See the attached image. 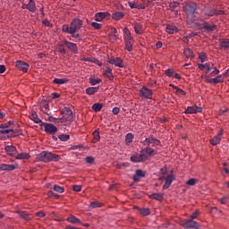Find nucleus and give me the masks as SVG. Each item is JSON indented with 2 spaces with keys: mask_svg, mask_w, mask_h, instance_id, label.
I'll return each instance as SVG.
<instances>
[{
  "mask_svg": "<svg viewBox=\"0 0 229 229\" xmlns=\"http://www.w3.org/2000/svg\"><path fill=\"white\" fill-rule=\"evenodd\" d=\"M157 155V150L151 148L150 147H146L140 149V153H134L131 156L130 160L134 164H140V162H146L149 160L151 157Z\"/></svg>",
  "mask_w": 229,
  "mask_h": 229,
  "instance_id": "nucleus-1",
  "label": "nucleus"
},
{
  "mask_svg": "<svg viewBox=\"0 0 229 229\" xmlns=\"http://www.w3.org/2000/svg\"><path fill=\"white\" fill-rule=\"evenodd\" d=\"M186 13V21L188 24H194L196 22V13L198 10V4L191 2L183 7Z\"/></svg>",
  "mask_w": 229,
  "mask_h": 229,
  "instance_id": "nucleus-2",
  "label": "nucleus"
},
{
  "mask_svg": "<svg viewBox=\"0 0 229 229\" xmlns=\"http://www.w3.org/2000/svg\"><path fill=\"white\" fill-rule=\"evenodd\" d=\"M36 160L37 162H44L45 164H47L49 162H58V160H61V157L57 154H53V152L45 150L36 155Z\"/></svg>",
  "mask_w": 229,
  "mask_h": 229,
  "instance_id": "nucleus-3",
  "label": "nucleus"
},
{
  "mask_svg": "<svg viewBox=\"0 0 229 229\" xmlns=\"http://www.w3.org/2000/svg\"><path fill=\"white\" fill-rule=\"evenodd\" d=\"M83 26V21L80 19H74L72 21L71 24H64L62 27V31L64 33H69L70 35H74V33L80 31Z\"/></svg>",
  "mask_w": 229,
  "mask_h": 229,
  "instance_id": "nucleus-4",
  "label": "nucleus"
},
{
  "mask_svg": "<svg viewBox=\"0 0 229 229\" xmlns=\"http://www.w3.org/2000/svg\"><path fill=\"white\" fill-rule=\"evenodd\" d=\"M63 117L58 120V123H72V111L69 107H64L62 110Z\"/></svg>",
  "mask_w": 229,
  "mask_h": 229,
  "instance_id": "nucleus-5",
  "label": "nucleus"
},
{
  "mask_svg": "<svg viewBox=\"0 0 229 229\" xmlns=\"http://www.w3.org/2000/svg\"><path fill=\"white\" fill-rule=\"evenodd\" d=\"M42 127L44 128V131L48 133V135H55L58 131V128L53 123H43Z\"/></svg>",
  "mask_w": 229,
  "mask_h": 229,
  "instance_id": "nucleus-6",
  "label": "nucleus"
},
{
  "mask_svg": "<svg viewBox=\"0 0 229 229\" xmlns=\"http://www.w3.org/2000/svg\"><path fill=\"white\" fill-rule=\"evenodd\" d=\"M150 144H152V148H157V146H162V142L159 141V140H157L153 136L146 138L145 140L143 141L144 146L149 147Z\"/></svg>",
  "mask_w": 229,
  "mask_h": 229,
  "instance_id": "nucleus-7",
  "label": "nucleus"
},
{
  "mask_svg": "<svg viewBox=\"0 0 229 229\" xmlns=\"http://www.w3.org/2000/svg\"><path fill=\"white\" fill-rule=\"evenodd\" d=\"M140 96L142 99H153V90L142 87V89H140Z\"/></svg>",
  "mask_w": 229,
  "mask_h": 229,
  "instance_id": "nucleus-8",
  "label": "nucleus"
},
{
  "mask_svg": "<svg viewBox=\"0 0 229 229\" xmlns=\"http://www.w3.org/2000/svg\"><path fill=\"white\" fill-rule=\"evenodd\" d=\"M109 64L115 65V67H124V61L121 57H111L109 59Z\"/></svg>",
  "mask_w": 229,
  "mask_h": 229,
  "instance_id": "nucleus-9",
  "label": "nucleus"
},
{
  "mask_svg": "<svg viewBox=\"0 0 229 229\" xmlns=\"http://www.w3.org/2000/svg\"><path fill=\"white\" fill-rule=\"evenodd\" d=\"M4 151H5V153H7V155L9 157H13V158H15V156H17L18 153H19L17 148L14 146H13V145L5 146Z\"/></svg>",
  "mask_w": 229,
  "mask_h": 229,
  "instance_id": "nucleus-10",
  "label": "nucleus"
},
{
  "mask_svg": "<svg viewBox=\"0 0 229 229\" xmlns=\"http://www.w3.org/2000/svg\"><path fill=\"white\" fill-rule=\"evenodd\" d=\"M175 177L174 174H169L165 178V184L163 185V191H167L171 187L173 182H174Z\"/></svg>",
  "mask_w": 229,
  "mask_h": 229,
  "instance_id": "nucleus-11",
  "label": "nucleus"
},
{
  "mask_svg": "<svg viewBox=\"0 0 229 229\" xmlns=\"http://www.w3.org/2000/svg\"><path fill=\"white\" fill-rule=\"evenodd\" d=\"M221 139H223V130H220L219 132L210 140V144L212 146H217V144L221 143Z\"/></svg>",
  "mask_w": 229,
  "mask_h": 229,
  "instance_id": "nucleus-12",
  "label": "nucleus"
},
{
  "mask_svg": "<svg viewBox=\"0 0 229 229\" xmlns=\"http://www.w3.org/2000/svg\"><path fill=\"white\" fill-rule=\"evenodd\" d=\"M183 228H199V223L193 221L192 219H189L182 224Z\"/></svg>",
  "mask_w": 229,
  "mask_h": 229,
  "instance_id": "nucleus-13",
  "label": "nucleus"
},
{
  "mask_svg": "<svg viewBox=\"0 0 229 229\" xmlns=\"http://www.w3.org/2000/svg\"><path fill=\"white\" fill-rule=\"evenodd\" d=\"M201 112H203V108L198 106H191L187 107L184 114H200Z\"/></svg>",
  "mask_w": 229,
  "mask_h": 229,
  "instance_id": "nucleus-14",
  "label": "nucleus"
},
{
  "mask_svg": "<svg viewBox=\"0 0 229 229\" xmlns=\"http://www.w3.org/2000/svg\"><path fill=\"white\" fill-rule=\"evenodd\" d=\"M16 67L22 71V72H28V70L30 69V64L24 61H17L16 62Z\"/></svg>",
  "mask_w": 229,
  "mask_h": 229,
  "instance_id": "nucleus-15",
  "label": "nucleus"
},
{
  "mask_svg": "<svg viewBox=\"0 0 229 229\" xmlns=\"http://www.w3.org/2000/svg\"><path fill=\"white\" fill-rule=\"evenodd\" d=\"M107 17H110V13L104 12V13H97L95 14V21L97 22H102L104 19H106Z\"/></svg>",
  "mask_w": 229,
  "mask_h": 229,
  "instance_id": "nucleus-16",
  "label": "nucleus"
},
{
  "mask_svg": "<svg viewBox=\"0 0 229 229\" xmlns=\"http://www.w3.org/2000/svg\"><path fill=\"white\" fill-rule=\"evenodd\" d=\"M64 46L67 47L68 49L72 51V53H73L74 55L78 53V46L75 43L65 40Z\"/></svg>",
  "mask_w": 229,
  "mask_h": 229,
  "instance_id": "nucleus-17",
  "label": "nucleus"
},
{
  "mask_svg": "<svg viewBox=\"0 0 229 229\" xmlns=\"http://www.w3.org/2000/svg\"><path fill=\"white\" fill-rule=\"evenodd\" d=\"M19 165H7V164H1L0 165V171H15Z\"/></svg>",
  "mask_w": 229,
  "mask_h": 229,
  "instance_id": "nucleus-18",
  "label": "nucleus"
},
{
  "mask_svg": "<svg viewBox=\"0 0 229 229\" xmlns=\"http://www.w3.org/2000/svg\"><path fill=\"white\" fill-rule=\"evenodd\" d=\"M130 8H136L137 10H145L146 5L139 4V2H128Z\"/></svg>",
  "mask_w": 229,
  "mask_h": 229,
  "instance_id": "nucleus-19",
  "label": "nucleus"
},
{
  "mask_svg": "<svg viewBox=\"0 0 229 229\" xmlns=\"http://www.w3.org/2000/svg\"><path fill=\"white\" fill-rule=\"evenodd\" d=\"M203 30H206V31H216L217 30V25H208V22L204 21L202 23Z\"/></svg>",
  "mask_w": 229,
  "mask_h": 229,
  "instance_id": "nucleus-20",
  "label": "nucleus"
},
{
  "mask_svg": "<svg viewBox=\"0 0 229 229\" xmlns=\"http://www.w3.org/2000/svg\"><path fill=\"white\" fill-rule=\"evenodd\" d=\"M223 81H225L223 75H218L214 79L208 80V83H214L215 85H217V83H223Z\"/></svg>",
  "mask_w": 229,
  "mask_h": 229,
  "instance_id": "nucleus-21",
  "label": "nucleus"
},
{
  "mask_svg": "<svg viewBox=\"0 0 229 229\" xmlns=\"http://www.w3.org/2000/svg\"><path fill=\"white\" fill-rule=\"evenodd\" d=\"M30 157L31 156H30L29 153L22 152L21 154L16 155L14 158L16 160H30Z\"/></svg>",
  "mask_w": 229,
  "mask_h": 229,
  "instance_id": "nucleus-22",
  "label": "nucleus"
},
{
  "mask_svg": "<svg viewBox=\"0 0 229 229\" xmlns=\"http://www.w3.org/2000/svg\"><path fill=\"white\" fill-rule=\"evenodd\" d=\"M27 6H28L29 12H31V13H35L37 12V5L35 4L34 0H29Z\"/></svg>",
  "mask_w": 229,
  "mask_h": 229,
  "instance_id": "nucleus-23",
  "label": "nucleus"
},
{
  "mask_svg": "<svg viewBox=\"0 0 229 229\" xmlns=\"http://www.w3.org/2000/svg\"><path fill=\"white\" fill-rule=\"evenodd\" d=\"M19 216L25 221H31L33 219V215L28 214L26 211L19 212Z\"/></svg>",
  "mask_w": 229,
  "mask_h": 229,
  "instance_id": "nucleus-24",
  "label": "nucleus"
},
{
  "mask_svg": "<svg viewBox=\"0 0 229 229\" xmlns=\"http://www.w3.org/2000/svg\"><path fill=\"white\" fill-rule=\"evenodd\" d=\"M164 193H152L149 195L150 199H156L157 201H162L164 199Z\"/></svg>",
  "mask_w": 229,
  "mask_h": 229,
  "instance_id": "nucleus-25",
  "label": "nucleus"
},
{
  "mask_svg": "<svg viewBox=\"0 0 229 229\" xmlns=\"http://www.w3.org/2000/svg\"><path fill=\"white\" fill-rule=\"evenodd\" d=\"M92 135H93V140H92L93 144H96V142H99V140H101V136L99 135V129L95 130Z\"/></svg>",
  "mask_w": 229,
  "mask_h": 229,
  "instance_id": "nucleus-26",
  "label": "nucleus"
},
{
  "mask_svg": "<svg viewBox=\"0 0 229 229\" xmlns=\"http://www.w3.org/2000/svg\"><path fill=\"white\" fill-rule=\"evenodd\" d=\"M220 40V49H225V51H226V49H229V40L228 38L225 39H219Z\"/></svg>",
  "mask_w": 229,
  "mask_h": 229,
  "instance_id": "nucleus-27",
  "label": "nucleus"
},
{
  "mask_svg": "<svg viewBox=\"0 0 229 229\" xmlns=\"http://www.w3.org/2000/svg\"><path fill=\"white\" fill-rule=\"evenodd\" d=\"M165 31L166 33L173 35L178 31V28H176L174 25H166Z\"/></svg>",
  "mask_w": 229,
  "mask_h": 229,
  "instance_id": "nucleus-28",
  "label": "nucleus"
},
{
  "mask_svg": "<svg viewBox=\"0 0 229 229\" xmlns=\"http://www.w3.org/2000/svg\"><path fill=\"white\" fill-rule=\"evenodd\" d=\"M123 17H124V13L123 12H115L112 14V19H114V21H121Z\"/></svg>",
  "mask_w": 229,
  "mask_h": 229,
  "instance_id": "nucleus-29",
  "label": "nucleus"
},
{
  "mask_svg": "<svg viewBox=\"0 0 229 229\" xmlns=\"http://www.w3.org/2000/svg\"><path fill=\"white\" fill-rule=\"evenodd\" d=\"M30 119H31V121H34L36 124H39V123H42V120L38 118V114H37V112H32V114L30 115Z\"/></svg>",
  "mask_w": 229,
  "mask_h": 229,
  "instance_id": "nucleus-30",
  "label": "nucleus"
},
{
  "mask_svg": "<svg viewBox=\"0 0 229 229\" xmlns=\"http://www.w3.org/2000/svg\"><path fill=\"white\" fill-rule=\"evenodd\" d=\"M123 32H124L125 41L133 40V37H131V32H130V30H128V28L125 27L123 29Z\"/></svg>",
  "mask_w": 229,
  "mask_h": 229,
  "instance_id": "nucleus-31",
  "label": "nucleus"
},
{
  "mask_svg": "<svg viewBox=\"0 0 229 229\" xmlns=\"http://www.w3.org/2000/svg\"><path fill=\"white\" fill-rule=\"evenodd\" d=\"M183 55L186 58H194V52L191 48H184Z\"/></svg>",
  "mask_w": 229,
  "mask_h": 229,
  "instance_id": "nucleus-32",
  "label": "nucleus"
},
{
  "mask_svg": "<svg viewBox=\"0 0 229 229\" xmlns=\"http://www.w3.org/2000/svg\"><path fill=\"white\" fill-rule=\"evenodd\" d=\"M98 90H99L98 87L88 88V89H86V94H88V96H94V94H96V92H98Z\"/></svg>",
  "mask_w": 229,
  "mask_h": 229,
  "instance_id": "nucleus-33",
  "label": "nucleus"
},
{
  "mask_svg": "<svg viewBox=\"0 0 229 229\" xmlns=\"http://www.w3.org/2000/svg\"><path fill=\"white\" fill-rule=\"evenodd\" d=\"M134 31L138 35H142L144 33V30L142 29V25L140 23L134 24Z\"/></svg>",
  "mask_w": 229,
  "mask_h": 229,
  "instance_id": "nucleus-34",
  "label": "nucleus"
},
{
  "mask_svg": "<svg viewBox=\"0 0 229 229\" xmlns=\"http://www.w3.org/2000/svg\"><path fill=\"white\" fill-rule=\"evenodd\" d=\"M66 221H68V223H72V225H80V223H81V221L74 216H69Z\"/></svg>",
  "mask_w": 229,
  "mask_h": 229,
  "instance_id": "nucleus-35",
  "label": "nucleus"
},
{
  "mask_svg": "<svg viewBox=\"0 0 229 229\" xmlns=\"http://www.w3.org/2000/svg\"><path fill=\"white\" fill-rule=\"evenodd\" d=\"M133 142V134L132 133H127L125 136V144L126 146H130Z\"/></svg>",
  "mask_w": 229,
  "mask_h": 229,
  "instance_id": "nucleus-36",
  "label": "nucleus"
},
{
  "mask_svg": "<svg viewBox=\"0 0 229 229\" xmlns=\"http://www.w3.org/2000/svg\"><path fill=\"white\" fill-rule=\"evenodd\" d=\"M41 106L43 108H45V114H47V115H51V113H49V103H47V101L44 100L42 103H41Z\"/></svg>",
  "mask_w": 229,
  "mask_h": 229,
  "instance_id": "nucleus-37",
  "label": "nucleus"
},
{
  "mask_svg": "<svg viewBox=\"0 0 229 229\" xmlns=\"http://www.w3.org/2000/svg\"><path fill=\"white\" fill-rule=\"evenodd\" d=\"M114 167H116V169H124L126 167H130V163H116Z\"/></svg>",
  "mask_w": 229,
  "mask_h": 229,
  "instance_id": "nucleus-38",
  "label": "nucleus"
},
{
  "mask_svg": "<svg viewBox=\"0 0 229 229\" xmlns=\"http://www.w3.org/2000/svg\"><path fill=\"white\" fill-rule=\"evenodd\" d=\"M105 76H106V78H108V80H110V81H112V80H114V74L112 73V69L111 68H106V72H105Z\"/></svg>",
  "mask_w": 229,
  "mask_h": 229,
  "instance_id": "nucleus-39",
  "label": "nucleus"
},
{
  "mask_svg": "<svg viewBox=\"0 0 229 229\" xmlns=\"http://www.w3.org/2000/svg\"><path fill=\"white\" fill-rule=\"evenodd\" d=\"M199 69H200L201 71H203V69H206L208 72H210L212 71V68L210 67V64H208V63L205 64H199Z\"/></svg>",
  "mask_w": 229,
  "mask_h": 229,
  "instance_id": "nucleus-40",
  "label": "nucleus"
},
{
  "mask_svg": "<svg viewBox=\"0 0 229 229\" xmlns=\"http://www.w3.org/2000/svg\"><path fill=\"white\" fill-rule=\"evenodd\" d=\"M67 81H69L67 79H54V83H55V85H64Z\"/></svg>",
  "mask_w": 229,
  "mask_h": 229,
  "instance_id": "nucleus-41",
  "label": "nucleus"
},
{
  "mask_svg": "<svg viewBox=\"0 0 229 229\" xmlns=\"http://www.w3.org/2000/svg\"><path fill=\"white\" fill-rule=\"evenodd\" d=\"M101 108H103V104L95 103L92 106V110H94V112H101Z\"/></svg>",
  "mask_w": 229,
  "mask_h": 229,
  "instance_id": "nucleus-42",
  "label": "nucleus"
},
{
  "mask_svg": "<svg viewBox=\"0 0 229 229\" xmlns=\"http://www.w3.org/2000/svg\"><path fill=\"white\" fill-rule=\"evenodd\" d=\"M19 135H22V131L19 130L12 129V131L9 133V137H19Z\"/></svg>",
  "mask_w": 229,
  "mask_h": 229,
  "instance_id": "nucleus-43",
  "label": "nucleus"
},
{
  "mask_svg": "<svg viewBox=\"0 0 229 229\" xmlns=\"http://www.w3.org/2000/svg\"><path fill=\"white\" fill-rule=\"evenodd\" d=\"M58 139L62 140V142H67L69 139H71V135L69 134H60L58 136Z\"/></svg>",
  "mask_w": 229,
  "mask_h": 229,
  "instance_id": "nucleus-44",
  "label": "nucleus"
},
{
  "mask_svg": "<svg viewBox=\"0 0 229 229\" xmlns=\"http://www.w3.org/2000/svg\"><path fill=\"white\" fill-rule=\"evenodd\" d=\"M139 212L140 214H141V216H149L150 214L149 208H139Z\"/></svg>",
  "mask_w": 229,
  "mask_h": 229,
  "instance_id": "nucleus-45",
  "label": "nucleus"
},
{
  "mask_svg": "<svg viewBox=\"0 0 229 229\" xmlns=\"http://www.w3.org/2000/svg\"><path fill=\"white\" fill-rule=\"evenodd\" d=\"M89 83L92 86L99 85V83H101V79L89 78Z\"/></svg>",
  "mask_w": 229,
  "mask_h": 229,
  "instance_id": "nucleus-46",
  "label": "nucleus"
},
{
  "mask_svg": "<svg viewBox=\"0 0 229 229\" xmlns=\"http://www.w3.org/2000/svg\"><path fill=\"white\" fill-rule=\"evenodd\" d=\"M11 131H12V129H6L0 125V133H3L4 135H10Z\"/></svg>",
  "mask_w": 229,
  "mask_h": 229,
  "instance_id": "nucleus-47",
  "label": "nucleus"
},
{
  "mask_svg": "<svg viewBox=\"0 0 229 229\" xmlns=\"http://www.w3.org/2000/svg\"><path fill=\"white\" fill-rule=\"evenodd\" d=\"M125 49H127V51H132L133 45L131 44V40L125 41Z\"/></svg>",
  "mask_w": 229,
  "mask_h": 229,
  "instance_id": "nucleus-48",
  "label": "nucleus"
},
{
  "mask_svg": "<svg viewBox=\"0 0 229 229\" xmlns=\"http://www.w3.org/2000/svg\"><path fill=\"white\" fill-rule=\"evenodd\" d=\"M179 6H180V2H172L169 4L170 10H176V8Z\"/></svg>",
  "mask_w": 229,
  "mask_h": 229,
  "instance_id": "nucleus-49",
  "label": "nucleus"
},
{
  "mask_svg": "<svg viewBox=\"0 0 229 229\" xmlns=\"http://www.w3.org/2000/svg\"><path fill=\"white\" fill-rule=\"evenodd\" d=\"M54 191L55 192H59V194H63V192L64 191V187H61L59 185H55L54 186Z\"/></svg>",
  "mask_w": 229,
  "mask_h": 229,
  "instance_id": "nucleus-50",
  "label": "nucleus"
},
{
  "mask_svg": "<svg viewBox=\"0 0 229 229\" xmlns=\"http://www.w3.org/2000/svg\"><path fill=\"white\" fill-rule=\"evenodd\" d=\"M165 74L168 76V78H171L174 75V69H167L165 72Z\"/></svg>",
  "mask_w": 229,
  "mask_h": 229,
  "instance_id": "nucleus-51",
  "label": "nucleus"
},
{
  "mask_svg": "<svg viewBox=\"0 0 229 229\" xmlns=\"http://www.w3.org/2000/svg\"><path fill=\"white\" fill-rule=\"evenodd\" d=\"M186 185H190V187H194L196 185V179L191 178L186 182Z\"/></svg>",
  "mask_w": 229,
  "mask_h": 229,
  "instance_id": "nucleus-52",
  "label": "nucleus"
},
{
  "mask_svg": "<svg viewBox=\"0 0 229 229\" xmlns=\"http://www.w3.org/2000/svg\"><path fill=\"white\" fill-rule=\"evenodd\" d=\"M199 216V210H196L195 212H193V213L190 216V217H191V220L194 221V219H197Z\"/></svg>",
  "mask_w": 229,
  "mask_h": 229,
  "instance_id": "nucleus-53",
  "label": "nucleus"
},
{
  "mask_svg": "<svg viewBox=\"0 0 229 229\" xmlns=\"http://www.w3.org/2000/svg\"><path fill=\"white\" fill-rule=\"evenodd\" d=\"M90 208H99V207H101V204L98 201H93L90 204Z\"/></svg>",
  "mask_w": 229,
  "mask_h": 229,
  "instance_id": "nucleus-54",
  "label": "nucleus"
},
{
  "mask_svg": "<svg viewBox=\"0 0 229 229\" xmlns=\"http://www.w3.org/2000/svg\"><path fill=\"white\" fill-rule=\"evenodd\" d=\"M140 178H144L146 176V172L142 170H136V174Z\"/></svg>",
  "mask_w": 229,
  "mask_h": 229,
  "instance_id": "nucleus-55",
  "label": "nucleus"
},
{
  "mask_svg": "<svg viewBox=\"0 0 229 229\" xmlns=\"http://www.w3.org/2000/svg\"><path fill=\"white\" fill-rule=\"evenodd\" d=\"M211 75L212 76H216L217 74H219V70L216 67V66H213L211 67Z\"/></svg>",
  "mask_w": 229,
  "mask_h": 229,
  "instance_id": "nucleus-56",
  "label": "nucleus"
},
{
  "mask_svg": "<svg viewBox=\"0 0 229 229\" xmlns=\"http://www.w3.org/2000/svg\"><path fill=\"white\" fill-rule=\"evenodd\" d=\"M48 115H49L48 116V121L50 123H62V122H58V121H60V119L55 118L54 116H51V114H48Z\"/></svg>",
  "mask_w": 229,
  "mask_h": 229,
  "instance_id": "nucleus-57",
  "label": "nucleus"
},
{
  "mask_svg": "<svg viewBox=\"0 0 229 229\" xmlns=\"http://www.w3.org/2000/svg\"><path fill=\"white\" fill-rule=\"evenodd\" d=\"M58 51L62 55H65L67 53V50H65V47H64V45H59Z\"/></svg>",
  "mask_w": 229,
  "mask_h": 229,
  "instance_id": "nucleus-58",
  "label": "nucleus"
},
{
  "mask_svg": "<svg viewBox=\"0 0 229 229\" xmlns=\"http://www.w3.org/2000/svg\"><path fill=\"white\" fill-rule=\"evenodd\" d=\"M204 15H206V17H214V15H216V10H211L208 13H205Z\"/></svg>",
  "mask_w": 229,
  "mask_h": 229,
  "instance_id": "nucleus-59",
  "label": "nucleus"
},
{
  "mask_svg": "<svg viewBox=\"0 0 229 229\" xmlns=\"http://www.w3.org/2000/svg\"><path fill=\"white\" fill-rule=\"evenodd\" d=\"M175 94L179 95L182 94V96H187V92L183 91V89L177 88L175 90Z\"/></svg>",
  "mask_w": 229,
  "mask_h": 229,
  "instance_id": "nucleus-60",
  "label": "nucleus"
},
{
  "mask_svg": "<svg viewBox=\"0 0 229 229\" xmlns=\"http://www.w3.org/2000/svg\"><path fill=\"white\" fill-rule=\"evenodd\" d=\"M92 28H94L95 30H101V24L98 23V22H92L91 23Z\"/></svg>",
  "mask_w": 229,
  "mask_h": 229,
  "instance_id": "nucleus-61",
  "label": "nucleus"
},
{
  "mask_svg": "<svg viewBox=\"0 0 229 229\" xmlns=\"http://www.w3.org/2000/svg\"><path fill=\"white\" fill-rule=\"evenodd\" d=\"M199 58L201 61V63L203 64V62H205V59L207 58V55L205 54H199Z\"/></svg>",
  "mask_w": 229,
  "mask_h": 229,
  "instance_id": "nucleus-62",
  "label": "nucleus"
},
{
  "mask_svg": "<svg viewBox=\"0 0 229 229\" xmlns=\"http://www.w3.org/2000/svg\"><path fill=\"white\" fill-rule=\"evenodd\" d=\"M73 191L75 192H81V185H73Z\"/></svg>",
  "mask_w": 229,
  "mask_h": 229,
  "instance_id": "nucleus-63",
  "label": "nucleus"
},
{
  "mask_svg": "<svg viewBox=\"0 0 229 229\" xmlns=\"http://www.w3.org/2000/svg\"><path fill=\"white\" fill-rule=\"evenodd\" d=\"M87 164H94V157H86Z\"/></svg>",
  "mask_w": 229,
  "mask_h": 229,
  "instance_id": "nucleus-64",
  "label": "nucleus"
}]
</instances>
